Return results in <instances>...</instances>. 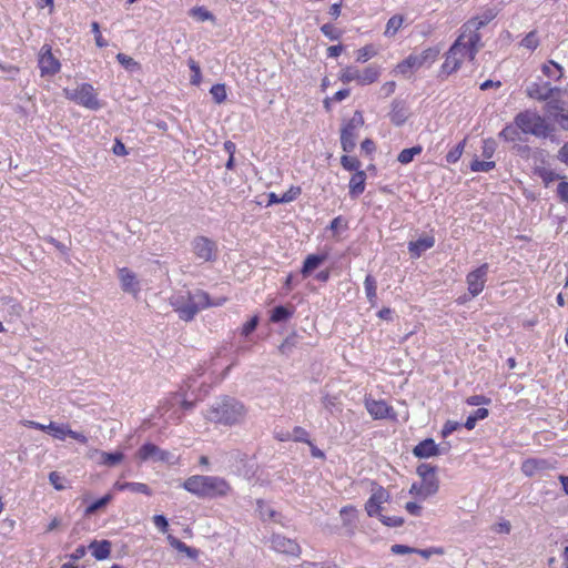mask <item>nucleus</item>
<instances>
[{
    "label": "nucleus",
    "mask_w": 568,
    "mask_h": 568,
    "mask_svg": "<svg viewBox=\"0 0 568 568\" xmlns=\"http://www.w3.org/2000/svg\"><path fill=\"white\" fill-rule=\"evenodd\" d=\"M403 22H404L403 16H399V14L393 16L387 21L386 29H385V36L394 37L396 34V32L400 29Z\"/></svg>",
    "instance_id": "obj_38"
},
{
    "label": "nucleus",
    "mask_w": 568,
    "mask_h": 568,
    "mask_svg": "<svg viewBox=\"0 0 568 568\" xmlns=\"http://www.w3.org/2000/svg\"><path fill=\"white\" fill-rule=\"evenodd\" d=\"M390 551L394 555H406V554H414L415 551H417V548H413V547H409L406 545L396 544L390 547Z\"/></svg>",
    "instance_id": "obj_56"
},
{
    "label": "nucleus",
    "mask_w": 568,
    "mask_h": 568,
    "mask_svg": "<svg viewBox=\"0 0 568 568\" xmlns=\"http://www.w3.org/2000/svg\"><path fill=\"white\" fill-rule=\"evenodd\" d=\"M365 509L368 514V516L374 517H381L383 507L379 503H377V499H368V501L365 505Z\"/></svg>",
    "instance_id": "obj_50"
},
{
    "label": "nucleus",
    "mask_w": 568,
    "mask_h": 568,
    "mask_svg": "<svg viewBox=\"0 0 568 568\" xmlns=\"http://www.w3.org/2000/svg\"><path fill=\"white\" fill-rule=\"evenodd\" d=\"M49 479L57 490H62L65 488L64 478L61 477L57 471L50 473Z\"/></svg>",
    "instance_id": "obj_57"
},
{
    "label": "nucleus",
    "mask_w": 568,
    "mask_h": 568,
    "mask_svg": "<svg viewBox=\"0 0 568 568\" xmlns=\"http://www.w3.org/2000/svg\"><path fill=\"white\" fill-rule=\"evenodd\" d=\"M224 302L225 298H221L216 303L211 302L209 294L202 290L179 292L169 298L170 305L185 322L192 321L201 310L212 305L219 306Z\"/></svg>",
    "instance_id": "obj_2"
},
{
    "label": "nucleus",
    "mask_w": 568,
    "mask_h": 568,
    "mask_svg": "<svg viewBox=\"0 0 568 568\" xmlns=\"http://www.w3.org/2000/svg\"><path fill=\"white\" fill-rule=\"evenodd\" d=\"M487 273H488V264L484 263L476 270L468 273L466 277V282L468 285V291L471 294L473 297L477 296L479 293L483 292L486 280H487Z\"/></svg>",
    "instance_id": "obj_13"
},
{
    "label": "nucleus",
    "mask_w": 568,
    "mask_h": 568,
    "mask_svg": "<svg viewBox=\"0 0 568 568\" xmlns=\"http://www.w3.org/2000/svg\"><path fill=\"white\" fill-rule=\"evenodd\" d=\"M63 93L68 100H71L87 109L99 110L102 108V104L97 97L95 90L90 83H82L75 89L65 88Z\"/></svg>",
    "instance_id": "obj_8"
},
{
    "label": "nucleus",
    "mask_w": 568,
    "mask_h": 568,
    "mask_svg": "<svg viewBox=\"0 0 568 568\" xmlns=\"http://www.w3.org/2000/svg\"><path fill=\"white\" fill-rule=\"evenodd\" d=\"M119 280L121 282V287L124 292L133 294L136 296L140 292V283L136 278L135 273H133L128 267H122L119 270Z\"/></svg>",
    "instance_id": "obj_18"
},
{
    "label": "nucleus",
    "mask_w": 568,
    "mask_h": 568,
    "mask_svg": "<svg viewBox=\"0 0 568 568\" xmlns=\"http://www.w3.org/2000/svg\"><path fill=\"white\" fill-rule=\"evenodd\" d=\"M413 453L416 457L428 458L437 456L439 454V448L432 438H427L416 445Z\"/></svg>",
    "instance_id": "obj_21"
},
{
    "label": "nucleus",
    "mask_w": 568,
    "mask_h": 568,
    "mask_svg": "<svg viewBox=\"0 0 568 568\" xmlns=\"http://www.w3.org/2000/svg\"><path fill=\"white\" fill-rule=\"evenodd\" d=\"M557 193L561 201L568 203V182H560L557 186Z\"/></svg>",
    "instance_id": "obj_64"
},
{
    "label": "nucleus",
    "mask_w": 568,
    "mask_h": 568,
    "mask_svg": "<svg viewBox=\"0 0 568 568\" xmlns=\"http://www.w3.org/2000/svg\"><path fill=\"white\" fill-rule=\"evenodd\" d=\"M488 416L487 408H478L474 412L473 415H469L466 419L465 427L467 429H473L477 423V420L485 419Z\"/></svg>",
    "instance_id": "obj_39"
},
{
    "label": "nucleus",
    "mask_w": 568,
    "mask_h": 568,
    "mask_svg": "<svg viewBox=\"0 0 568 568\" xmlns=\"http://www.w3.org/2000/svg\"><path fill=\"white\" fill-rule=\"evenodd\" d=\"M466 403L471 406L488 405L490 403V398L483 395H473L466 399Z\"/></svg>",
    "instance_id": "obj_58"
},
{
    "label": "nucleus",
    "mask_w": 568,
    "mask_h": 568,
    "mask_svg": "<svg viewBox=\"0 0 568 568\" xmlns=\"http://www.w3.org/2000/svg\"><path fill=\"white\" fill-rule=\"evenodd\" d=\"M437 57V51L433 49H426L420 54L409 55L402 63L398 64V70L402 73H406L408 69H418L426 62H433Z\"/></svg>",
    "instance_id": "obj_15"
},
{
    "label": "nucleus",
    "mask_w": 568,
    "mask_h": 568,
    "mask_svg": "<svg viewBox=\"0 0 568 568\" xmlns=\"http://www.w3.org/2000/svg\"><path fill=\"white\" fill-rule=\"evenodd\" d=\"M520 128L514 122L506 125L499 133V136L507 142L523 141Z\"/></svg>",
    "instance_id": "obj_31"
},
{
    "label": "nucleus",
    "mask_w": 568,
    "mask_h": 568,
    "mask_svg": "<svg viewBox=\"0 0 568 568\" xmlns=\"http://www.w3.org/2000/svg\"><path fill=\"white\" fill-rule=\"evenodd\" d=\"M366 408L377 419L387 417L390 410V407L384 400H367Z\"/></svg>",
    "instance_id": "obj_25"
},
{
    "label": "nucleus",
    "mask_w": 568,
    "mask_h": 568,
    "mask_svg": "<svg viewBox=\"0 0 568 568\" xmlns=\"http://www.w3.org/2000/svg\"><path fill=\"white\" fill-rule=\"evenodd\" d=\"M515 123L524 134H531L536 138H546L551 129L546 120L537 112L526 110L515 116Z\"/></svg>",
    "instance_id": "obj_5"
},
{
    "label": "nucleus",
    "mask_w": 568,
    "mask_h": 568,
    "mask_svg": "<svg viewBox=\"0 0 568 568\" xmlns=\"http://www.w3.org/2000/svg\"><path fill=\"white\" fill-rule=\"evenodd\" d=\"M520 45L527 50H535L539 45V39L536 31H530L520 42Z\"/></svg>",
    "instance_id": "obj_42"
},
{
    "label": "nucleus",
    "mask_w": 568,
    "mask_h": 568,
    "mask_svg": "<svg viewBox=\"0 0 568 568\" xmlns=\"http://www.w3.org/2000/svg\"><path fill=\"white\" fill-rule=\"evenodd\" d=\"M465 140L458 143L453 150H450L446 155V161L448 163H455L457 162L464 151Z\"/></svg>",
    "instance_id": "obj_49"
},
{
    "label": "nucleus",
    "mask_w": 568,
    "mask_h": 568,
    "mask_svg": "<svg viewBox=\"0 0 568 568\" xmlns=\"http://www.w3.org/2000/svg\"><path fill=\"white\" fill-rule=\"evenodd\" d=\"M389 116L395 125H402L408 118V109L403 102L394 101Z\"/></svg>",
    "instance_id": "obj_27"
},
{
    "label": "nucleus",
    "mask_w": 568,
    "mask_h": 568,
    "mask_svg": "<svg viewBox=\"0 0 568 568\" xmlns=\"http://www.w3.org/2000/svg\"><path fill=\"white\" fill-rule=\"evenodd\" d=\"M52 436L60 440L69 436L81 444L88 443V437L84 434L72 430L67 424H58Z\"/></svg>",
    "instance_id": "obj_22"
},
{
    "label": "nucleus",
    "mask_w": 568,
    "mask_h": 568,
    "mask_svg": "<svg viewBox=\"0 0 568 568\" xmlns=\"http://www.w3.org/2000/svg\"><path fill=\"white\" fill-rule=\"evenodd\" d=\"M271 547L276 552L298 557L301 555L300 545L290 538L282 535H273L271 537Z\"/></svg>",
    "instance_id": "obj_16"
},
{
    "label": "nucleus",
    "mask_w": 568,
    "mask_h": 568,
    "mask_svg": "<svg viewBox=\"0 0 568 568\" xmlns=\"http://www.w3.org/2000/svg\"><path fill=\"white\" fill-rule=\"evenodd\" d=\"M136 458L140 462L151 460L154 463H163L169 466H173L179 463V457L175 456V454L164 450L153 443L143 444L136 452Z\"/></svg>",
    "instance_id": "obj_9"
},
{
    "label": "nucleus",
    "mask_w": 568,
    "mask_h": 568,
    "mask_svg": "<svg viewBox=\"0 0 568 568\" xmlns=\"http://www.w3.org/2000/svg\"><path fill=\"white\" fill-rule=\"evenodd\" d=\"M379 519L385 526L388 527H399L404 524V519L399 516H386L382 514Z\"/></svg>",
    "instance_id": "obj_52"
},
{
    "label": "nucleus",
    "mask_w": 568,
    "mask_h": 568,
    "mask_svg": "<svg viewBox=\"0 0 568 568\" xmlns=\"http://www.w3.org/2000/svg\"><path fill=\"white\" fill-rule=\"evenodd\" d=\"M100 455V464L109 467H113L120 464L124 459V454L121 452L106 453L95 450Z\"/></svg>",
    "instance_id": "obj_33"
},
{
    "label": "nucleus",
    "mask_w": 568,
    "mask_h": 568,
    "mask_svg": "<svg viewBox=\"0 0 568 568\" xmlns=\"http://www.w3.org/2000/svg\"><path fill=\"white\" fill-rule=\"evenodd\" d=\"M187 63H189L191 71L193 72L191 80H190L191 84L199 85L202 80L201 68L193 59H189Z\"/></svg>",
    "instance_id": "obj_48"
},
{
    "label": "nucleus",
    "mask_w": 568,
    "mask_h": 568,
    "mask_svg": "<svg viewBox=\"0 0 568 568\" xmlns=\"http://www.w3.org/2000/svg\"><path fill=\"white\" fill-rule=\"evenodd\" d=\"M566 89L551 81L538 78L526 87V94L534 100L547 102L548 112L551 109L561 108V100L566 95Z\"/></svg>",
    "instance_id": "obj_4"
},
{
    "label": "nucleus",
    "mask_w": 568,
    "mask_h": 568,
    "mask_svg": "<svg viewBox=\"0 0 568 568\" xmlns=\"http://www.w3.org/2000/svg\"><path fill=\"white\" fill-rule=\"evenodd\" d=\"M364 286H365V292H366V296H367L368 302L371 303L372 306H375L376 305V300H377V293H376L377 283H376V280L372 275H367L365 277V281H364Z\"/></svg>",
    "instance_id": "obj_35"
},
{
    "label": "nucleus",
    "mask_w": 568,
    "mask_h": 568,
    "mask_svg": "<svg viewBox=\"0 0 568 568\" xmlns=\"http://www.w3.org/2000/svg\"><path fill=\"white\" fill-rule=\"evenodd\" d=\"M494 168H495V162H493V161L474 160L470 163V170L473 172H489Z\"/></svg>",
    "instance_id": "obj_43"
},
{
    "label": "nucleus",
    "mask_w": 568,
    "mask_h": 568,
    "mask_svg": "<svg viewBox=\"0 0 568 568\" xmlns=\"http://www.w3.org/2000/svg\"><path fill=\"white\" fill-rule=\"evenodd\" d=\"M423 148L420 145H416L409 149H404L397 156L398 162L402 164H408L413 161L415 155L420 154Z\"/></svg>",
    "instance_id": "obj_37"
},
{
    "label": "nucleus",
    "mask_w": 568,
    "mask_h": 568,
    "mask_svg": "<svg viewBox=\"0 0 568 568\" xmlns=\"http://www.w3.org/2000/svg\"><path fill=\"white\" fill-rule=\"evenodd\" d=\"M301 194V187L291 186L285 193L281 195L282 203H288L294 201Z\"/></svg>",
    "instance_id": "obj_54"
},
{
    "label": "nucleus",
    "mask_w": 568,
    "mask_h": 568,
    "mask_svg": "<svg viewBox=\"0 0 568 568\" xmlns=\"http://www.w3.org/2000/svg\"><path fill=\"white\" fill-rule=\"evenodd\" d=\"M376 54V51L372 45H365L357 50V58L356 60L358 62H366L371 58H373Z\"/></svg>",
    "instance_id": "obj_51"
},
{
    "label": "nucleus",
    "mask_w": 568,
    "mask_h": 568,
    "mask_svg": "<svg viewBox=\"0 0 568 568\" xmlns=\"http://www.w3.org/2000/svg\"><path fill=\"white\" fill-rule=\"evenodd\" d=\"M169 541L171 546H173L178 551L184 552L189 558L196 559L199 556V550L187 546L185 542L180 539L169 536Z\"/></svg>",
    "instance_id": "obj_34"
},
{
    "label": "nucleus",
    "mask_w": 568,
    "mask_h": 568,
    "mask_svg": "<svg viewBox=\"0 0 568 568\" xmlns=\"http://www.w3.org/2000/svg\"><path fill=\"white\" fill-rule=\"evenodd\" d=\"M88 549L95 559L104 560L110 556L111 542L109 540H94L89 545Z\"/></svg>",
    "instance_id": "obj_24"
},
{
    "label": "nucleus",
    "mask_w": 568,
    "mask_h": 568,
    "mask_svg": "<svg viewBox=\"0 0 568 568\" xmlns=\"http://www.w3.org/2000/svg\"><path fill=\"white\" fill-rule=\"evenodd\" d=\"M192 250L194 255L203 262H213L216 260L217 245L206 236H196L192 241Z\"/></svg>",
    "instance_id": "obj_12"
},
{
    "label": "nucleus",
    "mask_w": 568,
    "mask_h": 568,
    "mask_svg": "<svg viewBox=\"0 0 568 568\" xmlns=\"http://www.w3.org/2000/svg\"><path fill=\"white\" fill-rule=\"evenodd\" d=\"M545 77H547L552 83L557 84L562 77V68L554 61L545 63L541 68Z\"/></svg>",
    "instance_id": "obj_29"
},
{
    "label": "nucleus",
    "mask_w": 568,
    "mask_h": 568,
    "mask_svg": "<svg viewBox=\"0 0 568 568\" xmlns=\"http://www.w3.org/2000/svg\"><path fill=\"white\" fill-rule=\"evenodd\" d=\"M496 148H497V143L494 139L484 140L483 146H481V155L485 159H490L494 155Z\"/></svg>",
    "instance_id": "obj_47"
},
{
    "label": "nucleus",
    "mask_w": 568,
    "mask_h": 568,
    "mask_svg": "<svg viewBox=\"0 0 568 568\" xmlns=\"http://www.w3.org/2000/svg\"><path fill=\"white\" fill-rule=\"evenodd\" d=\"M549 113L555 118L556 122L568 131V110L565 109L564 99L561 100V108L551 109Z\"/></svg>",
    "instance_id": "obj_36"
},
{
    "label": "nucleus",
    "mask_w": 568,
    "mask_h": 568,
    "mask_svg": "<svg viewBox=\"0 0 568 568\" xmlns=\"http://www.w3.org/2000/svg\"><path fill=\"white\" fill-rule=\"evenodd\" d=\"M494 17L495 13L491 10H487L483 14L470 19L462 27L460 36H466V41L468 44L473 45V50L470 51L471 58H475L483 47L478 30L490 22Z\"/></svg>",
    "instance_id": "obj_6"
},
{
    "label": "nucleus",
    "mask_w": 568,
    "mask_h": 568,
    "mask_svg": "<svg viewBox=\"0 0 568 568\" xmlns=\"http://www.w3.org/2000/svg\"><path fill=\"white\" fill-rule=\"evenodd\" d=\"M341 517L345 527V535L353 536L356 530L357 510L352 506H346L341 509Z\"/></svg>",
    "instance_id": "obj_20"
},
{
    "label": "nucleus",
    "mask_w": 568,
    "mask_h": 568,
    "mask_svg": "<svg viewBox=\"0 0 568 568\" xmlns=\"http://www.w3.org/2000/svg\"><path fill=\"white\" fill-rule=\"evenodd\" d=\"M417 474L420 476V478L429 477L435 475V467L430 466L429 464H420L417 467Z\"/></svg>",
    "instance_id": "obj_60"
},
{
    "label": "nucleus",
    "mask_w": 568,
    "mask_h": 568,
    "mask_svg": "<svg viewBox=\"0 0 568 568\" xmlns=\"http://www.w3.org/2000/svg\"><path fill=\"white\" fill-rule=\"evenodd\" d=\"M321 31L329 40H338L342 37V31L331 23H325L321 27Z\"/></svg>",
    "instance_id": "obj_45"
},
{
    "label": "nucleus",
    "mask_w": 568,
    "mask_h": 568,
    "mask_svg": "<svg viewBox=\"0 0 568 568\" xmlns=\"http://www.w3.org/2000/svg\"><path fill=\"white\" fill-rule=\"evenodd\" d=\"M554 468L555 466L552 463L542 458H529L521 465L523 473L529 477L544 475Z\"/></svg>",
    "instance_id": "obj_17"
},
{
    "label": "nucleus",
    "mask_w": 568,
    "mask_h": 568,
    "mask_svg": "<svg viewBox=\"0 0 568 568\" xmlns=\"http://www.w3.org/2000/svg\"><path fill=\"white\" fill-rule=\"evenodd\" d=\"M379 77L377 67L369 65L364 71H359L354 67H347L342 70L339 79L343 83L356 81L359 85H367L375 82Z\"/></svg>",
    "instance_id": "obj_11"
},
{
    "label": "nucleus",
    "mask_w": 568,
    "mask_h": 568,
    "mask_svg": "<svg viewBox=\"0 0 568 568\" xmlns=\"http://www.w3.org/2000/svg\"><path fill=\"white\" fill-rule=\"evenodd\" d=\"M257 324H258V317L257 316L252 317L250 321H247L243 325L242 334L247 336L256 328Z\"/></svg>",
    "instance_id": "obj_62"
},
{
    "label": "nucleus",
    "mask_w": 568,
    "mask_h": 568,
    "mask_svg": "<svg viewBox=\"0 0 568 568\" xmlns=\"http://www.w3.org/2000/svg\"><path fill=\"white\" fill-rule=\"evenodd\" d=\"M204 416L209 422L224 426L242 425L246 419L247 408L239 399L225 395L217 398Z\"/></svg>",
    "instance_id": "obj_1"
},
{
    "label": "nucleus",
    "mask_w": 568,
    "mask_h": 568,
    "mask_svg": "<svg viewBox=\"0 0 568 568\" xmlns=\"http://www.w3.org/2000/svg\"><path fill=\"white\" fill-rule=\"evenodd\" d=\"M109 500L110 499H95V501L93 504H91L89 507H87L85 515H91L94 511H97L98 509L104 507Z\"/></svg>",
    "instance_id": "obj_63"
},
{
    "label": "nucleus",
    "mask_w": 568,
    "mask_h": 568,
    "mask_svg": "<svg viewBox=\"0 0 568 568\" xmlns=\"http://www.w3.org/2000/svg\"><path fill=\"white\" fill-rule=\"evenodd\" d=\"M293 312L284 306H276L271 315V321L274 323L283 322L290 318Z\"/></svg>",
    "instance_id": "obj_40"
},
{
    "label": "nucleus",
    "mask_w": 568,
    "mask_h": 568,
    "mask_svg": "<svg viewBox=\"0 0 568 568\" xmlns=\"http://www.w3.org/2000/svg\"><path fill=\"white\" fill-rule=\"evenodd\" d=\"M326 256L324 255H308L303 264L302 274L304 277L308 276L314 270H316L324 261Z\"/></svg>",
    "instance_id": "obj_32"
},
{
    "label": "nucleus",
    "mask_w": 568,
    "mask_h": 568,
    "mask_svg": "<svg viewBox=\"0 0 568 568\" xmlns=\"http://www.w3.org/2000/svg\"><path fill=\"white\" fill-rule=\"evenodd\" d=\"M341 164L343 165V168L345 170H348V171H361V162L354 158V156H349V155H343L341 158Z\"/></svg>",
    "instance_id": "obj_44"
},
{
    "label": "nucleus",
    "mask_w": 568,
    "mask_h": 568,
    "mask_svg": "<svg viewBox=\"0 0 568 568\" xmlns=\"http://www.w3.org/2000/svg\"><path fill=\"white\" fill-rule=\"evenodd\" d=\"M460 427L458 422L447 420L442 429L443 437H447L453 432L457 430Z\"/></svg>",
    "instance_id": "obj_59"
},
{
    "label": "nucleus",
    "mask_w": 568,
    "mask_h": 568,
    "mask_svg": "<svg viewBox=\"0 0 568 568\" xmlns=\"http://www.w3.org/2000/svg\"><path fill=\"white\" fill-rule=\"evenodd\" d=\"M116 60L119 61V63L122 67H124L129 71L140 70V68H141L139 62H136L133 58H131L124 53H118Z\"/></svg>",
    "instance_id": "obj_41"
},
{
    "label": "nucleus",
    "mask_w": 568,
    "mask_h": 568,
    "mask_svg": "<svg viewBox=\"0 0 568 568\" xmlns=\"http://www.w3.org/2000/svg\"><path fill=\"white\" fill-rule=\"evenodd\" d=\"M190 14L194 18H197L201 21L213 19L212 13L202 7L191 9Z\"/></svg>",
    "instance_id": "obj_53"
},
{
    "label": "nucleus",
    "mask_w": 568,
    "mask_h": 568,
    "mask_svg": "<svg viewBox=\"0 0 568 568\" xmlns=\"http://www.w3.org/2000/svg\"><path fill=\"white\" fill-rule=\"evenodd\" d=\"M435 244L433 236H424L408 244V250L414 257H419L425 251L432 248Z\"/></svg>",
    "instance_id": "obj_23"
},
{
    "label": "nucleus",
    "mask_w": 568,
    "mask_h": 568,
    "mask_svg": "<svg viewBox=\"0 0 568 568\" xmlns=\"http://www.w3.org/2000/svg\"><path fill=\"white\" fill-rule=\"evenodd\" d=\"M491 530L496 534H509L511 530V525L508 520H501L491 526Z\"/></svg>",
    "instance_id": "obj_55"
},
{
    "label": "nucleus",
    "mask_w": 568,
    "mask_h": 568,
    "mask_svg": "<svg viewBox=\"0 0 568 568\" xmlns=\"http://www.w3.org/2000/svg\"><path fill=\"white\" fill-rule=\"evenodd\" d=\"M257 510L262 520L280 521L281 515L273 509L265 499H257Z\"/></svg>",
    "instance_id": "obj_28"
},
{
    "label": "nucleus",
    "mask_w": 568,
    "mask_h": 568,
    "mask_svg": "<svg viewBox=\"0 0 568 568\" xmlns=\"http://www.w3.org/2000/svg\"><path fill=\"white\" fill-rule=\"evenodd\" d=\"M364 125V118L361 111H355L353 116L341 130V144L343 151L349 153L356 146L357 132Z\"/></svg>",
    "instance_id": "obj_10"
},
{
    "label": "nucleus",
    "mask_w": 568,
    "mask_h": 568,
    "mask_svg": "<svg viewBox=\"0 0 568 568\" xmlns=\"http://www.w3.org/2000/svg\"><path fill=\"white\" fill-rule=\"evenodd\" d=\"M438 491V479L435 475L422 478L418 494L424 496L435 495Z\"/></svg>",
    "instance_id": "obj_30"
},
{
    "label": "nucleus",
    "mask_w": 568,
    "mask_h": 568,
    "mask_svg": "<svg viewBox=\"0 0 568 568\" xmlns=\"http://www.w3.org/2000/svg\"><path fill=\"white\" fill-rule=\"evenodd\" d=\"M210 93L216 103H222L226 100V89L224 84H214L211 88Z\"/></svg>",
    "instance_id": "obj_46"
},
{
    "label": "nucleus",
    "mask_w": 568,
    "mask_h": 568,
    "mask_svg": "<svg viewBox=\"0 0 568 568\" xmlns=\"http://www.w3.org/2000/svg\"><path fill=\"white\" fill-rule=\"evenodd\" d=\"M183 486L190 494L207 497L225 496L232 493L230 484L217 476L194 475L189 477Z\"/></svg>",
    "instance_id": "obj_3"
},
{
    "label": "nucleus",
    "mask_w": 568,
    "mask_h": 568,
    "mask_svg": "<svg viewBox=\"0 0 568 568\" xmlns=\"http://www.w3.org/2000/svg\"><path fill=\"white\" fill-rule=\"evenodd\" d=\"M366 174L364 171H357L349 181V194L352 197H357L365 190Z\"/></svg>",
    "instance_id": "obj_26"
},
{
    "label": "nucleus",
    "mask_w": 568,
    "mask_h": 568,
    "mask_svg": "<svg viewBox=\"0 0 568 568\" xmlns=\"http://www.w3.org/2000/svg\"><path fill=\"white\" fill-rule=\"evenodd\" d=\"M153 523L160 531L165 532L168 530L169 523L163 515H155L153 517Z\"/></svg>",
    "instance_id": "obj_61"
},
{
    "label": "nucleus",
    "mask_w": 568,
    "mask_h": 568,
    "mask_svg": "<svg viewBox=\"0 0 568 568\" xmlns=\"http://www.w3.org/2000/svg\"><path fill=\"white\" fill-rule=\"evenodd\" d=\"M113 494L123 493L130 495H151L150 488L141 483H122L116 481L113 485Z\"/></svg>",
    "instance_id": "obj_19"
},
{
    "label": "nucleus",
    "mask_w": 568,
    "mask_h": 568,
    "mask_svg": "<svg viewBox=\"0 0 568 568\" xmlns=\"http://www.w3.org/2000/svg\"><path fill=\"white\" fill-rule=\"evenodd\" d=\"M60 62L52 54L51 47L44 44L40 50L39 55V68L41 70V75H53L60 71Z\"/></svg>",
    "instance_id": "obj_14"
},
{
    "label": "nucleus",
    "mask_w": 568,
    "mask_h": 568,
    "mask_svg": "<svg viewBox=\"0 0 568 568\" xmlns=\"http://www.w3.org/2000/svg\"><path fill=\"white\" fill-rule=\"evenodd\" d=\"M473 50V45L468 44L466 41V36H460L457 38L455 43L450 47L447 52L445 62L443 64V70L447 73H452L456 71L463 60L468 58L470 61H474L475 58H471L470 51Z\"/></svg>",
    "instance_id": "obj_7"
}]
</instances>
